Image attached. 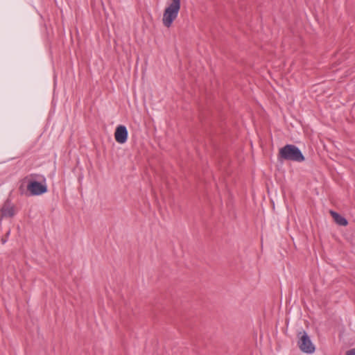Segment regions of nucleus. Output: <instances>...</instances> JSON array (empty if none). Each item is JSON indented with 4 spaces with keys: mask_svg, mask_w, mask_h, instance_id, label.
I'll list each match as a JSON object with an SVG mask.
<instances>
[{
    "mask_svg": "<svg viewBox=\"0 0 355 355\" xmlns=\"http://www.w3.org/2000/svg\"><path fill=\"white\" fill-rule=\"evenodd\" d=\"M180 9V0H171V2L165 8L162 17L164 26L169 28L173 21L178 17Z\"/></svg>",
    "mask_w": 355,
    "mask_h": 355,
    "instance_id": "7ed1b4c3",
    "label": "nucleus"
},
{
    "mask_svg": "<svg viewBox=\"0 0 355 355\" xmlns=\"http://www.w3.org/2000/svg\"><path fill=\"white\" fill-rule=\"evenodd\" d=\"M297 345L302 352L306 354H313L315 352V345L306 331H300L297 334Z\"/></svg>",
    "mask_w": 355,
    "mask_h": 355,
    "instance_id": "20e7f679",
    "label": "nucleus"
},
{
    "mask_svg": "<svg viewBox=\"0 0 355 355\" xmlns=\"http://www.w3.org/2000/svg\"><path fill=\"white\" fill-rule=\"evenodd\" d=\"M128 130L125 126L120 125L116 127L114 132V138L119 144H124L128 139Z\"/></svg>",
    "mask_w": 355,
    "mask_h": 355,
    "instance_id": "423d86ee",
    "label": "nucleus"
},
{
    "mask_svg": "<svg viewBox=\"0 0 355 355\" xmlns=\"http://www.w3.org/2000/svg\"><path fill=\"white\" fill-rule=\"evenodd\" d=\"M15 213V206L11 200H6L0 208V221L3 218L13 217Z\"/></svg>",
    "mask_w": 355,
    "mask_h": 355,
    "instance_id": "39448f33",
    "label": "nucleus"
},
{
    "mask_svg": "<svg viewBox=\"0 0 355 355\" xmlns=\"http://www.w3.org/2000/svg\"><path fill=\"white\" fill-rule=\"evenodd\" d=\"M330 214L333 217L334 221L339 225L346 226L348 224L347 219L343 217L341 215L338 214L337 212L331 210Z\"/></svg>",
    "mask_w": 355,
    "mask_h": 355,
    "instance_id": "0eeeda50",
    "label": "nucleus"
},
{
    "mask_svg": "<svg viewBox=\"0 0 355 355\" xmlns=\"http://www.w3.org/2000/svg\"><path fill=\"white\" fill-rule=\"evenodd\" d=\"M279 159L302 162L304 157L299 148L293 144H287L279 149Z\"/></svg>",
    "mask_w": 355,
    "mask_h": 355,
    "instance_id": "f03ea898",
    "label": "nucleus"
},
{
    "mask_svg": "<svg viewBox=\"0 0 355 355\" xmlns=\"http://www.w3.org/2000/svg\"><path fill=\"white\" fill-rule=\"evenodd\" d=\"M29 178L38 179L40 182L30 180L27 184V189L32 196L42 195L47 191V186L46 184V178L44 175L33 173L25 178L24 180Z\"/></svg>",
    "mask_w": 355,
    "mask_h": 355,
    "instance_id": "f257e3e1",
    "label": "nucleus"
},
{
    "mask_svg": "<svg viewBox=\"0 0 355 355\" xmlns=\"http://www.w3.org/2000/svg\"><path fill=\"white\" fill-rule=\"evenodd\" d=\"M10 230H8V232L6 233V236H9V234H10Z\"/></svg>",
    "mask_w": 355,
    "mask_h": 355,
    "instance_id": "1a4fd4ad",
    "label": "nucleus"
},
{
    "mask_svg": "<svg viewBox=\"0 0 355 355\" xmlns=\"http://www.w3.org/2000/svg\"><path fill=\"white\" fill-rule=\"evenodd\" d=\"M346 355H355V348L347 351Z\"/></svg>",
    "mask_w": 355,
    "mask_h": 355,
    "instance_id": "6e6552de",
    "label": "nucleus"
}]
</instances>
